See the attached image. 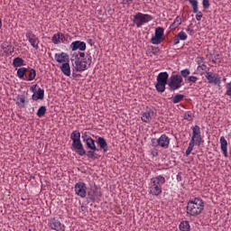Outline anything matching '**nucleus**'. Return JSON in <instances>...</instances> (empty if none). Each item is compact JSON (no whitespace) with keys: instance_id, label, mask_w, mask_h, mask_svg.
Returning a JSON list of instances; mask_svg holds the SVG:
<instances>
[{"instance_id":"1","label":"nucleus","mask_w":231,"mask_h":231,"mask_svg":"<svg viewBox=\"0 0 231 231\" xmlns=\"http://www.w3.org/2000/svg\"><path fill=\"white\" fill-rule=\"evenodd\" d=\"M71 63L74 69V71H78L79 73H82V71H86L93 62V58L91 54H87L85 52H75L71 56Z\"/></svg>"},{"instance_id":"2","label":"nucleus","mask_w":231,"mask_h":231,"mask_svg":"<svg viewBox=\"0 0 231 231\" xmlns=\"http://www.w3.org/2000/svg\"><path fill=\"white\" fill-rule=\"evenodd\" d=\"M203 210H205V201H203V199L195 198L188 201V205L186 207L188 216L196 217V216H199Z\"/></svg>"},{"instance_id":"3","label":"nucleus","mask_w":231,"mask_h":231,"mask_svg":"<svg viewBox=\"0 0 231 231\" xmlns=\"http://www.w3.org/2000/svg\"><path fill=\"white\" fill-rule=\"evenodd\" d=\"M165 177L162 175H158L156 177H152L150 179V182L148 183V192L152 196H161L162 192V187L165 185Z\"/></svg>"},{"instance_id":"4","label":"nucleus","mask_w":231,"mask_h":231,"mask_svg":"<svg viewBox=\"0 0 231 231\" xmlns=\"http://www.w3.org/2000/svg\"><path fill=\"white\" fill-rule=\"evenodd\" d=\"M167 80H169V73L160 72L157 76V83L155 84V89L158 93L165 92V86H167Z\"/></svg>"},{"instance_id":"5","label":"nucleus","mask_w":231,"mask_h":231,"mask_svg":"<svg viewBox=\"0 0 231 231\" xmlns=\"http://www.w3.org/2000/svg\"><path fill=\"white\" fill-rule=\"evenodd\" d=\"M151 143L152 147H162V149H169V145H171V139L167 136V134H163L159 138H152Z\"/></svg>"},{"instance_id":"6","label":"nucleus","mask_w":231,"mask_h":231,"mask_svg":"<svg viewBox=\"0 0 231 231\" xmlns=\"http://www.w3.org/2000/svg\"><path fill=\"white\" fill-rule=\"evenodd\" d=\"M150 21H152V15L151 14L137 13L134 16V23L137 26V28H142L143 24H146V23H150Z\"/></svg>"},{"instance_id":"7","label":"nucleus","mask_w":231,"mask_h":231,"mask_svg":"<svg viewBox=\"0 0 231 231\" xmlns=\"http://www.w3.org/2000/svg\"><path fill=\"white\" fill-rule=\"evenodd\" d=\"M70 140H72V147L77 151H81L84 152V145L82 144V141L80 140V132L74 130L70 134Z\"/></svg>"},{"instance_id":"8","label":"nucleus","mask_w":231,"mask_h":231,"mask_svg":"<svg viewBox=\"0 0 231 231\" xmlns=\"http://www.w3.org/2000/svg\"><path fill=\"white\" fill-rule=\"evenodd\" d=\"M183 83V78L180 74L171 75L170 78V81L168 83L169 88L171 91H176V89H180Z\"/></svg>"},{"instance_id":"9","label":"nucleus","mask_w":231,"mask_h":231,"mask_svg":"<svg viewBox=\"0 0 231 231\" xmlns=\"http://www.w3.org/2000/svg\"><path fill=\"white\" fill-rule=\"evenodd\" d=\"M48 226L54 231H66V226L60 223V220L51 217L48 219Z\"/></svg>"},{"instance_id":"10","label":"nucleus","mask_w":231,"mask_h":231,"mask_svg":"<svg viewBox=\"0 0 231 231\" xmlns=\"http://www.w3.org/2000/svg\"><path fill=\"white\" fill-rule=\"evenodd\" d=\"M74 191L76 196H79V198H86L88 196V186L85 182L79 181L75 184L74 186Z\"/></svg>"},{"instance_id":"11","label":"nucleus","mask_w":231,"mask_h":231,"mask_svg":"<svg viewBox=\"0 0 231 231\" xmlns=\"http://www.w3.org/2000/svg\"><path fill=\"white\" fill-rule=\"evenodd\" d=\"M191 131L192 136L190 141L195 142V145H201V140H203V138L201 137V128L199 125H196L191 126Z\"/></svg>"},{"instance_id":"12","label":"nucleus","mask_w":231,"mask_h":231,"mask_svg":"<svg viewBox=\"0 0 231 231\" xmlns=\"http://www.w3.org/2000/svg\"><path fill=\"white\" fill-rule=\"evenodd\" d=\"M25 37L29 42V43L31 44V46L34 48V50H39V44L41 41L39 40V37H37V35L33 33V32L27 31L25 33Z\"/></svg>"},{"instance_id":"13","label":"nucleus","mask_w":231,"mask_h":231,"mask_svg":"<svg viewBox=\"0 0 231 231\" xmlns=\"http://www.w3.org/2000/svg\"><path fill=\"white\" fill-rule=\"evenodd\" d=\"M88 201H91L92 203H95L97 199H99V198H102V191H100V189L97 187L90 189L88 192Z\"/></svg>"},{"instance_id":"14","label":"nucleus","mask_w":231,"mask_h":231,"mask_svg":"<svg viewBox=\"0 0 231 231\" xmlns=\"http://www.w3.org/2000/svg\"><path fill=\"white\" fill-rule=\"evenodd\" d=\"M97 152H98V150H89L87 152L84 148H83V152L82 150L77 151V153L79 156H87L88 160H98V158H100V155H98V153Z\"/></svg>"},{"instance_id":"15","label":"nucleus","mask_w":231,"mask_h":231,"mask_svg":"<svg viewBox=\"0 0 231 231\" xmlns=\"http://www.w3.org/2000/svg\"><path fill=\"white\" fill-rule=\"evenodd\" d=\"M205 77L208 84H213L214 86H221V77H219V74H214L209 71L207 72Z\"/></svg>"},{"instance_id":"16","label":"nucleus","mask_w":231,"mask_h":231,"mask_svg":"<svg viewBox=\"0 0 231 231\" xmlns=\"http://www.w3.org/2000/svg\"><path fill=\"white\" fill-rule=\"evenodd\" d=\"M14 102L20 109H24V107H26V105L28 104L29 101L26 96L23 94H19L16 96Z\"/></svg>"},{"instance_id":"17","label":"nucleus","mask_w":231,"mask_h":231,"mask_svg":"<svg viewBox=\"0 0 231 231\" xmlns=\"http://www.w3.org/2000/svg\"><path fill=\"white\" fill-rule=\"evenodd\" d=\"M155 116H156V113H154V110L149 108L143 113L141 120L145 124H149L151 120H152V118H154Z\"/></svg>"},{"instance_id":"18","label":"nucleus","mask_w":231,"mask_h":231,"mask_svg":"<svg viewBox=\"0 0 231 231\" xmlns=\"http://www.w3.org/2000/svg\"><path fill=\"white\" fill-rule=\"evenodd\" d=\"M69 49L72 51H77V50H79V51H86V43L84 42L75 41L70 44Z\"/></svg>"},{"instance_id":"19","label":"nucleus","mask_w":231,"mask_h":231,"mask_svg":"<svg viewBox=\"0 0 231 231\" xmlns=\"http://www.w3.org/2000/svg\"><path fill=\"white\" fill-rule=\"evenodd\" d=\"M54 59L56 62H59V64L69 62V55H68L66 52L56 53L54 55Z\"/></svg>"},{"instance_id":"20","label":"nucleus","mask_w":231,"mask_h":231,"mask_svg":"<svg viewBox=\"0 0 231 231\" xmlns=\"http://www.w3.org/2000/svg\"><path fill=\"white\" fill-rule=\"evenodd\" d=\"M220 149H221L225 158H227V156H228V142L226 141L225 136L220 137Z\"/></svg>"},{"instance_id":"21","label":"nucleus","mask_w":231,"mask_h":231,"mask_svg":"<svg viewBox=\"0 0 231 231\" xmlns=\"http://www.w3.org/2000/svg\"><path fill=\"white\" fill-rule=\"evenodd\" d=\"M51 41H52L53 44L64 43L66 41V36H64V33H62V32H58V33L53 34Z\"/></svg>"},{"instance_id":"22","label":"nucleus","mask_w":231,"mask_h":231,"mask_svg":"<svg viewBox=\"0 0 231 231\" xmlns=\"http://www.w3.org/2000/svg\"><path fill=\"white\" fill-rule=\"evenodd\" d=\"M60 69L65 77H71V67L69 66V61L61 64Z\"/></svg>"},{"instance_id":"23","label":"nucleus","mask_w":231,"mask_h":231,"mask_svg":"<svg viewBox=\"0 0 231 231\" xmlns=\"http://www.w3.org/2000/svg\"><path fill=\"white\" fill-rule=\"evenodd\" d=\"M32 98L35 101L37 100H44V89L38 88L36 93H33Z\"/></svg>"},{"instance_id":"24","label":"nucleus","mask_w":231,"mask_h":231,"mask_svg":"<svg viewBox=\"0 0 231 231\" xmlns=\"http://www.w3.org/2000/svg\"><path fill=\"white\" fill-rule=\"evenodd\" d=\"M97 144L99 145L100 149H103L104 152H107L109 150L107 146V142L105 140L104 137L97 138Z\"/></svg>"},{"instance_id":"25","label":"nucleus","mask_w":231,"mask_h":231,"mask_svg":"<svg viewBox=\"0 0 231 231\" xmlns=\"http://www.w3.org/2000/svg\"><path fill=\"white\" fill-rule=\"evenodd\" d=\"M2 49L4 52L7 55H12V53L14 52V47L12 46L11 43L6 42L2 44Z\"/></svg>"},{"instance_id":"26","label":"nucleus","mask_w":231,"mask_h":231,"mask_svg":"<svg viewBox=\"0 0 231 231\" xmlns=\"http://www.w3.org/2000/svg\"><path fill=\"white\" fill-rule=\"evenodd\" d=\"M86 147L87 149H90V151H98V148L97 147L93 138H90L86 142Z\"/></svg>"},{"instance_id":"27","label":"nucleus","mask_w":231,"mask_h":231,"mask_svg":"<svg viewBox=\"0 0 231 231\" xmlns=\"http://www.w3.org/2000/svg\"><path fill=\"white\" fill-rule=\"evenodd\" d=\"M197 71H199L200 75H207V73L210 72V68H208L206 64L199 65L197 68Z\"/></svg>"},{"instance_id":"28","label":"nucleus","mask_w":231,"mask_h":231,"mask_svg":"<svg viewBox=\"0 0 231 231\" xmlns=\"http://www.w3.org/2000/svg\"><path fill=\"white\" fill-rule=\"evenodd\" d=\"M179 229L180 231H189L190 230V224L187 220L181 221L179 225Z\"/></svg>"},{"instance_id":"29","label":"nucleus","mask_w":231,"mask_h":231,"mask_svg":"<svg viewBox=\"0 0 231 231\" xmlns=\"http://www.w3.org/2000/svg\"><path fill=\"white\" fill-rule=\"evenodd\" d=\"M14 68H21V66H24V60L23 58L17 57L13 60Z\"/></svg>"},{"instance_id":"30","label":"nucleus","mask_w":231,"mask_h":231,"mask_svg":"<svg viewBox=\"0 0 231 231\" xmlns=\"http://www.w3.org/2000/svg\"><path fill=\"white\" fill-rule=\"evenodd\" d=\"M181 24V17L180 16H177L173 23L171 24L170 28L171 30H176V28H179L180 25Z\"/></svg>"},{"instance_id":"31","label":"nucleus","mask_w":231,"mask_h":231,"mask_svg":"<svg viewBox=\"0 0 231 231\" xmlns=\"http://www.w3.org/2000/svg\"><path fill=\"white\" fill-rule=\"evenodd\" d=\"M151 42L152 44H162L163 42V37L155 34L152 37Z\"/></svg>"},{"instance_id":"32","label":"nucleus","mask_w":231,"mask_h":231,"mask_svg":"<svg viewBox=\"0 0 231 231\" xmlns=\"http://www.w3.org/2000/svg\"><path fill=\"white\" fill-rule=\"evenodd\" d=\"M183 98H185V96L183 94H177L173 97L171 101L173 104H180V102H181Z\"/></svg>"},{"instance_id":"33","label":"nucleus","mask_w":231,"mask_h":231,"mask_svg":"<svg viewBox=\"0 0 231 231\" xmlns=\"http://www.w3.org/2000/svg\"><path fill=\"white\" fill-rule=\"evenodd\" d=\"M184 120H188V122H192L194 120V113L191 111H187L183 115Z\"/></svg>"},{"instance_id":"34","label":"nucleus","mask_w":231,"mask_h":231,"mask_svg":"<svg viewBox=\"0 0 231 231\" xmlns=\"http://www.w3.org/2000/svg\"><path fill=\"white\" fill-rule=\"evenodd\" d=\"M35 77H37V71H35V69H31L29 70V76H28L27 80L29 82H32V80H35Z\"/></svg>"},{"instance_id":"35","label":"nucleus","mask_w":231,"mask_h":231,"mask_svg":"<svg viewBox=\"0 0 231 231\" xmlns=\"http://www.w3.org/2000/svg\"><path fill=\"white\" fill-rule=\"evenodd\" d=\"M194 145H196V142L189 141V146L186 150V156H189L190 152H192V151H194Z\"/></svg>"},{"instance_id":"36","label":"nucleus","mask_w":231,"mask_h":231,"mask_svg":"<svg viewBox=\"0 0 231 231\" xmlns=\"http://www.w3.org/2000/svg\"><path fill=\"white\" fill-rule=\"evenodd\" d=\"M26 71H28L27 68L23 67V68L18 69V70H17L18 79H24V74L26 73Z\"/></svg>"},{"instance_id":"37","label":"nucleus","mask_w":231,"mask_h":231,"mask_svg":"<svg viewBox=\"0 0 231 231\" xmlns=\"http://www.w3.org/2000/svg\"><path fill=\"white\" fill-rule=\"evenodd\" d=\"M36 115L37 116H39V118H42V116L46 115V106H40Z\"/></svg>"},{"instance_id":"38","label":"nucleus","mask_w":231,"mask_h":231,"mask_svg":"<svg viewBox=\"0 0 231 231\" xmlns=\"http://www.w3.org/2000/svg\"><path fill=\"white\" fill-rule=\"evenodd\" d=\"M199 79L196 76H189L185 79V82L196 84L198 82Z\"/></svg>"},{"instance_id":"39","label":"nucleus","mask_w":231,"mask_h":231,"mask_svg":"<svg viewBox=\"0 0 231 231\" xmlns=\"http://www.w3.org/2000/svg\"><path fill=\"white\" fill-rule=\"evenodd\" d=\"M164 32H165V29H163L162 27H157L155 29V35L159 37H163Z\"/></svg>"},{"instance_id":"40","label":"nucleus","mask_w":231,"mask_h":231,"mask_svg":"<svg viewBox=\"0 0 231 231\" xmlns=\"http://www.w3.org/2000/svg\"><path fill=\"white\" fill-rule=\"evenodd\" d=\"M177 37L180 39V41H187L188 36L187 32L181 31L177 34Z\"/></svg>"},{"instance_id":"41","label":"nucleus","mask_w":231,"mask_h":231,"mask_svg":"<svg viewBox=\"0 0 231 231\" xmlns=\"http://www.w3.org/2000/svg\"><path fill=\"white\" fill-rule=\"evenodd\" d=\"M180 75L183 79H189V75H190V70L189 69H185L180 70Z\"/></svg>"},{"instance_id":"42","label":"nucleus","mask_w":231,"mask_h":231,"mask_svg":"<svg viewBox=\"0 0 231 231\" xmlns=\"http://www.w3.org/2000/svg\"><path fill=\"white\" fill-rule=\"evenodd\" d=\"M81 138L83 142L86 143L88 140H90L91 136L88 134V132L82 134Z\"/></svg>"},{"instance_id":"43","label":"nucleus","mask_w":231,"mask_h":231,"mask_svg":"<svg viewBox=\"0 0 231 231\" xmlns=\"http://www.w3.org/2000/svg\"><path fill=\"white\" fill-rule=\"evenodd\" d=\"M203 8L208 9L210 8V2L208 0L202 1Z\"/></svg>"},{"instance_id":"44","label":"nucleus","mask_w":231,"mask_h":231,"mask_svg":"<svg viewBox=\"0 0 231 231\" xmlns=\"http://www.w3.org/2000/svg\"><path fill=\"white\" fill-rule=\"evenodd\" d=\"M160 48H158V47H156V48H154V47H152V55H158L159 53H160Z\"/></svg>"},{"instance_id":"45","label":"nucleus","mask_w":231,"mask_h":231,"mask_svg":"<svg viewBox=\"0 0 231 231\" xmlns=\"http://www.w3.org/2000/svg\"><path fill=\"white\" fill-rule=\"evenodd\" d=\"M186 32H187L188 33H189V35H193V34H194V29H192V28L190 27V25H189V26L186 27Z\"/></svg>"},{"instance_id":"46","label":"nucleus","mask_w":231,"mask_h":231,"mask_svg":"<svg viewBox=\"0 0 231 231\" xmlns=\"http://www.w3.org/2000/svg\"><path fill=\"white\" fill-rule=\"evenodd\" d=\"M180 38L176 36V38L173 40V46H177V44H180Z\"/></svg>"},{"instance_id":"47","label":"nucleus","mask_w":231,"mask_h":231,"mask_svg":"<svg viewBox=\"0 0 231 231\" xmlns=\"http://www.w3.org/2000/svg\"><path fill=\"white\" fill-rule=\"evenodd\" d=\"M124 5H127L128 6L133 4V0H123Z\"/></svg>"},{"instance_id":"48","label":"nucleus","mask_w":231,"mask_h":231,"mask_svg":"<svg viewBox=\"0 0 231 231\" xmlns=\"http://www.w3.org/2000/svg\"><path fill=\"white\" fill-rule=\"evenodd\" d=\"M152 156H153V158H156L158 156V150H152Z\"/></svg>"},{"instance_id":"49","label":"nucleus","mask_w":231,"mask_h":231,"mask_svg":"<svg viewBox=\"0 0 231 231\" xmlns=\"http://www.w3.org/2000/svg\"><path fill=\"white\" fill-rule=\"evenodd\" d=\"M87 42H88V44H89L90 46H93V45L95 44V42H94L93 40H91V39H88V40H87Z\"/></svg>"},{"instance_id":"50","label":"nucleus","mask_w":231,"mask_h":231,"mask_svg":"<svg viewBox=\"0 0 231 231\" xmlns=\"http://www.w3.org/2000/svg\"><path fill=\"white\" fill-rule=\"evenodd\" d=\"M35 88H37V85H33L31 87L30 90L31 91H35Z\"/></svg>"},{"instance_id":"51","label":"nucleus","mask_w":231,"mask_h":231,"mask_svg":"<svg viewBox=\"0 0 231 231\" xmlns=\"http://www.w3.org/2000/svg\"><path fill=\"white\" fill-rule=\"evenodd\" d=\"M182 178L181 175L178 174L177 175V181H181Z\"/></svg>"},{"instance_id":"52","label":"nucleus","mask_w":231,"mask_h":231,"mask_svg":"<svg viewBox=\"0 0 231 231\" xmlns=\"http://www.w3.org/2000/svg\"><path fill=\"white\" fill-rule=\"evenodd\" d=\"M1 28H3V21L0 18V30H1Z\"/></svg>"},{"instance_id":"53","label":"nucleus","mask_w":231,"mask_h":231,"mask_svg":"<svg viewBox=\"0 0 231 231\" xmlns=\"http://www.w3.org/2000/svg\"><path fill=\"white\" fill-rule=\"evenodd\" d=\"M211 62H213V64H217L216 60H212Z\"/></svg>"},{"instance_id":"54","label":"nucleus","mask_w":231,"mask_h":231,"mask_svg":"<svg viewBox=\"0 0 231 231\" xmlns=\"http://www.w3.org/2000/svg\"><path fill=\"white\" fill-rule=\"evenodd\" d=\"M201 62H203L204 59L203 58H199Z\"/></svg>"},{"instance_id":"55","label":"nucleus","mask_w":231,"mask_h":231,"mask_svg":"<svg viewBox=\"0 0 231 231\" xmlns=\"http://www.w3.org/2000/svg\"><path fill=\"white\" fill-rule=\"evenodd\" d=\"M28 231H35V229H28Z\"/></svg>"},{"instance_id":"56","label":"nucleus","mask_w":231,"mask_h":231,"mask_svg":"<svg viewBox=\"0 0 231 231\" xmlns=\"http://www.w3.org/2000/svg\"><path fill=\"white\" fill-rule=\"evenodd\" d=\"M81 208H84V206H81Z\"/></svg>"}]
</instances>
